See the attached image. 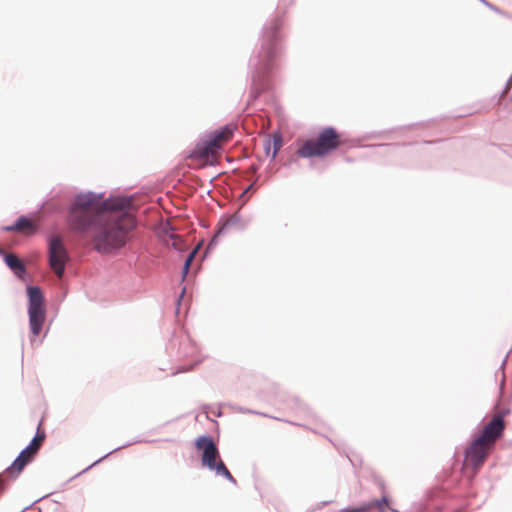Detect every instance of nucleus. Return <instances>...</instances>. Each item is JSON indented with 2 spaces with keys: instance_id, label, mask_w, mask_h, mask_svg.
Returning <instances> with one entry per match:
<instances>
[{
  "instance_id": "1",
  "label": "nucleus",
  "mask_w": 512,
  "mask_h": 512,
  "mask_svg": "<svg viewBox=\"0 0 512 512\" xmlns=\"http://www.w3.org/2000/svg\"><path fill=\"white\" fill-rule=\"evenodd\" d=\"M125 200H103L94 193L77 195L68 213L70 229L82 239H89L95 250L109 253L122 247L134 228V217L123 208Z\"/></svg>"
},
{
  "instance_id": "2",
  "label": "nucleus",
  "mask_w": 512,
  "mask_h": 512,
  "mask_svg": "<svg viewBox=\"0 0 512 512\" xmlns=\"http://www.w3.org/2000/svg\"><path fill=\"white\" fill-rule=\"evenodd\" d=\"M505 421L502 414H496L483 426L465 451V465L476 472L494 449L495 443L503 436Z\"/></svg>"
},
{
  "instance_id": "3",
  "label": "nucleus",
  "mask_w": 512,
  "mask_h": 512,
  "mask_svg": "<svg viewBox=\"0 0 512 512\" xmlns=\"http://www.w3.org/2000/svg\"><path fill=\"white\" fill-rule=\"evenodd\" d=\"M234 130L235 126L226 125L211 132L205 141L197 145L191 157L197 159L201 165L215 164L223 147L232 139Z\"/></svg>"
},
{
  "instance_id": "4",
  "label": "nucleus",
  "mask_w": 512,
  "mask_h": 512,
  "mask_svg": "<svg viewBox=\"0 0 512 512\" xmlns=\"http://www.w3.org/2000/svg\"><path fill=\"white\" fill-rule=\"evenodd\" d=\"M340 133L332 127L321 130L316 138L306 140L297 150L302 158L324 157L342 146Z\"/></svg>"
},
{
  "instance_id": "5",
  "label": "nucleus",
  "mask_w": 512,
  "mask_h": 512,
  "mask_svg": "<svg viewBox=\"0 0 512 512\" xmlns=\"http://www.w3.org/2000/svg\"><path fill=\"white\" fill-rule=\"evenodd\" d=\"M195 446L198 450L202 451L201 462L203 466L208 467L210 470H214L217 475H222L235 482L234 477L231 475L224 462L220 459L218 448L211 437H198L195 441Z\"/></svg>"
},
{
  "instance_id": "6",
  "label": "nucleus",
  "mask_w": 512,
  "mask_h": 512,
  "mask_svg": "<svg viewBox=\"0 0 512 512\" xmlns=\"http://www.w3.org/2000/svg\"><path fill=\"white\" fill-rule=\"evenodd\" d=\"M29 296V325L33 336H38L42 331L45 321L44 297L40 288L32 286L28 288Z\"/></svg>"
},
{
  "instance_id": "7",
  "label": "nucleus",
  "mask_w": 512,
  "mask_h": 512,
  "mask_svg": "<svg viewBox=\"0 0 512 512\" xmlns=\"http://www.w3.org/2000/svg\"><path fill=\"white\" fill-rule=\"evenodd\" d=\"M40 426L41 423L39 424L37 433L30 444L20 452L14 462L6 469L5 474L7 476L12 478L18 476L39 451L46 437L45 431L41 430Z\"/></svg>"
},
{
  "instance_id": "8",
  "label": "nucleus",
  "mask_w": 512,
  "mask_h": 512,
  "mask_svg": "<svg viewBox=\"0 0 512 512\" xmlns=\"http://www.w3.org/2000/svg\"><path fill=\"white\" fill-rule=\"evenodd\" d=\"M49 265L58 278H62L65 271V264L69 260L68 251L59 235L49 239L48 244Z\"/></svg>"
},
{
  "instance_id": "9",
  "label": "nucleus",
  "mask_w": 512,
  "mask_h": 512,
  "mask_svg": "<svg viewBox=\"0 0 512 512\" xmlns=\"http://www.w3.org/2000/svg\"><path fill=\"white\" fill-rule=\"evenodd\" d=\"M8 230H16L29 235L36 231V225L32 220L26 217H20L12 227L8 228Z\"/></svg>"
},
{
  "instance_id": "10",
  "label": "nucleus",
  "mask_w": 512,
  "mask_h": 512,
  "mask_svg": "<svg viewBox=\"0 0 512 512\" xmlns=\"http://www.w3.org/2000/svg\"><path fill=\"white\" fill-rule=\"evenodd\" d=\"M5 262L8 267L15 273V275L21 277L25 273V267L22 261L14 254H7Z\"/></svg>"
},
{
  "instance_id": "11",
  "label": "nucleus",
  "mask_w": 512,
  "mask_h": 512,
  "mask_svg": "<svg viewBox=\"0 0 512 512\" xmlns=\"http://www.w3.org/2000/svg\"><path fill=\"white\" fill-rule=\"evenodd\" d=\"M366 506H370V510L373 508H377L379 512H385L388 508V500L386 496H383L379 500H374L366 503Z\"/></svg>"
},
{
  "instance_id": "12",
  "label": "nucleus",
  "mask_w": 512,
  "mask_h": 512,
  "mask_svg": "<svg viewBox=\"0 0 512 512\" xmlns=\"http://www.w3.org/2000/svg\"><path fill=\"white\" fill-rule=\"evenodd\" d=\"M197 251H198V247H195L190 253L189 255L187 256L186 260H185V263H184V267H183V274L184 276L188 273V270H189V267L195 257V255L197 254Z\"/></svg>"
},
{
  "instance_id": "13",
  "label": "nucleus",
  "mask_w": 512,
  "mask_h": 512,
  "mask_svg": "<svg viewBox=\"0 0 512 512\" xmlns=\"http://www.w3.org/2000/svg\"><path fill=\"white\" fill-rule=\"evenodd\" d=\"M277 37V27L273 26L265 31V39L270 44H272Z\"/></svg>"
},
{
  "instance_id": "14",
  "label": "nucleus",
  "mask_w": 512,
  "mask_h": 512,
  "mask_svg": "<svg viewBox=\"0 0 512 512\" xmlns=\"http://www.w3.org/2000/svg\"><path fill=\"white\" fill-rule=\"evenodd\" d=\"M273 147H274L273 157H275L276 154L278 153V151L280 150V148L282 147L281 136H275L273 138Z\"/></svg>"
},
{
  "instance_id": "15",
  "label": "nucleus",
  "mask_w": 512,
  "mask_h": 512,
  "mask_svg": "<svg viewBox=\"0 0 512 512\" xmlns=\"http://www.w3.org/2000/svg\"><path fill=\"white\" fill-rule=\"evenodd\" d=\"M368 511H370V506H366V503H364L358 507L350 508L347 510V512H368Z\"/></svg>"
},
{
  "instance_id": "16",
  "label": "nucleus",
  "mask_w": 512,
  "mask_h": 512,
  "mask_svg": "<svg viewBox=\"0 0 512 512\" xmlns=\"http://www.w3.org/2000/svg\"><path fill=\"white\" fill-rule=\"evenodd\" d=\"M3 488H4L3 479L0 476V490H2Z\"/></svg>"
}]
</instances>
